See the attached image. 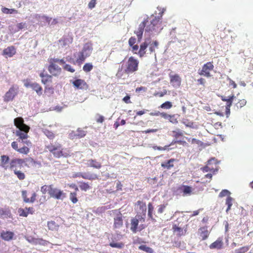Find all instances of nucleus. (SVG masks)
I'll use <instances>...</instances> for the list:
<instances>
[{
  "label": "nucleus",
  "instance_id": "47",
  "mask_svg": "<svg viewBox=\"0 0 253 253\" xmlns=\"http://www.w3.org/2000/svg\"><path fill=\"white\" fill-rule=\"evenodd\" d=\"M158 114H160V116L165 119H167V120H169V119L170 118V115H169V114H168L167 113H165V112H162V113H160V112H158V113H151L150 114L152 116H157L158 115Z\"/></svg>",
  "mask_w": 253,
  "mask_h": 253
},
{
  "label": "nucleus",
  "instance_id": "39",
  "mask_svg": "<svg viewBox=\"0 0 253 253\" xmlns=\"http://www.w3.org/2000/svg\"><path fill=\"white\" fill-rule=\"evenodd\" d=\"M81 177L84 179L91 180L98 179V176L96 174H89L85 173H82Z\"/></svg>",
  "mask_w": 253,
  "mask_h": 253
},
{
  "label": "nucleus",
  "instance_id": "56",
  "mask_svg": "<svg viewBox=\"0 0 253 253\" xmlns=\"http://www.w3.org/2000/svg\"><path fill=\"white\" fill-rule=\"evenodd\" d=\"M234 98H235V96L234 95L230 96L229 97V98L227 99V100L225 101V102H226V104L225 107H231Z\"/></svg>",
  "mask_w": 253,
  "mask_h": 253
},
{
  "label": "nucleus",
  "instance_id": "58",
  "mask_svg": "<svg viewBox=\"0 0 253 253\" xmlns=\"http://www.w3.org/2000/svg\"><path fill=\"white\" fill-rule=\"evenodd\" d=\"M64 70L70 72L71 73H74L75 70L72 67V66L69 64H65L63 67Z\"/></svg>",
  "mask_w": 253,
  "mask_h": 253
},
{
  "label": "nucleus",
  "instance_id": "10",
  "mask_svg": "<svg viewBox=\"0 0 253 253\" xmlns=\"http://www.w3.org/2000/svg\"><path fill=\"white\" fill-rule=\"evenodd\" d=\"M49 65L47 67L48 72L53 76H58L62 72L61 68L56 64L53 58L48 60Z\"/></svg>",
  "mask_w": 253,
  "mask_h": 253
},
{
  "label": "nucleus",
  "instance_id": "43",
  "mask_svg": "<svg viewBox=\"0 0 253 253\" xmlns=\"http://www.w3.org/2000/svg\"><path fill=\"white\" fill-rule=\"evenodd\" d=\"M138 249L140 250L143 251L147 253H153V250L149 247L146 246V245H141L139 246Z\"/></svg>",
  "mask_w": 253,
  "mask_h": 253
},
{
  "label": "nucleus",
  "instance_id": "57",
  "mask_svg": "<svg viewBox=\"0 0 253 253\" xmlns=\"http://www.w3.org/2000/svg\"><path fill=\"white\" fill-rule=\"evenodd\" d=\"M231 194V193L230 191H229L228 190H226V189H224V190H222L219 193V197H225L226 196H227V197L228 196H230Z\"/></svg>",
  "mask_w": 253,
  "mask_h": 253
},
{
  "label": "nucleus",
  "instance_id": "19",
  "mask_svg": "<svg viewBox=\"0 0 253 253\" xmlns=\"http://www.w3.org/2000/svg\"><path fill=\"white\" fill-rule=\"evenodd\" d=\"M223 245L224 243L222 238L218 237L216 240L210 244L209 248L211 250H221L223 248Z\"/></svg>",
  "mask_w": 253,
  "mask_h": 253
},
{
  "label": "nucleus",
  "instance_id": "64",
  "mask_svg": "<svg viewBox=\"0 0 253 253\" xmlns=\"http://www.w3.org/2000/svg\"><path fill=\"white\" fill-rule=\"evenodd\" d=\"M166 205H160L158 206V212L159 213H162L164 212L165 208Z\"/></svg>",
  "mask_w": 253,
  "mask_h": 253
},
{
  "label": "nucleus",
  "instance_id": "31",
  "mask_svg": "<svg viewBox=\"0 0 253 253\" xmlns=\"http://www.w3.org/2000/svg\"><path fill=\"white\" fill-rule=\"evenodd\" d=\"M172 230L173 233L177 236H181L184 235L185 231L181 227H180L176 225H173L172 226Z\"/></svg>",
  "mask_w": 253,
  "mask_h": 253
},
{
  "label": "nucleus",
  "instance_id": "2",
  "mask_svg": "<svg viewBox=\"0 0 253 253\" xmlns=\"http://www.w3.org/2000/svg\"><path fill=\"white\" fill-rule=\"evenodd\" d=\"M25 161L29 162L31 165L33 167H41L42 166L41 163L39 161H35L33 158L29 157L25 159L21 158H13L11 159L9 163V169L13 170V172L17 177L20 180H23L25 179V174L20 170L17 169V168H20L23 166Z\"/></svg>",
  "mask_w": 253,
  "mask_h": 253
},
{
  "label": "nucleus",
  "instance_id": "51",
  "mask_svg": "<svg viewBox=\"0 0 253 253\" xmlns=\"http://www.w3.org/2000/svg\"><path fill=\"white\" fill-rule=\"evenodd\" d=\"M181 123L184 124L186 127H193V122L189 121L187 119H183L181 121Z\"/></svg>",
  "mask_w": 253,
  "mask_h": 253
},
{
  "label": "nucleus",
  "instance_id": "3",
  "mask_svg": "<svg viewBox=\"0 0 253 253\" xmlns=\"http://www.w3.org/2000/svg\"><path fill=\"white\" fill-rule=\"evenodd\" d=\"M139 60L133 56L128 58L125 66L122 65L120 67L116 73V77L119 79L123 78L124 75L135 74L139 70Z\"/></svg>",
  "mask_w": 253,
  "mask_h": 253
},
{
  "label": "nucleus",
  "instance_id": "16",
  "mask_svg": "<svg viewBox=\"0 0 253 253\" xmlns=\"http://www.w3.org/2000/svg\"><path fill=\"white\" fill-rule=\"evenodd\" d=\"M170 83L174 87H179L181 85V79L178 74L169 75Z\"/></svg>",
  "mask_w": 253,
  "mask_h": 253
},
{
  "label": "nucleus",
  "instance_id": "4",
  "mask_svg": "<svg viewBox=\"0 0 253 253\" xmlns=\"http://www.w3.org/2000/svg\"><path fill=\"white\" fill-rule=\"evenodd\" d=\"M159 42L157 40H153L151 38H146L140 44L138 55L140 58L146 56V54H154L156 56V50L159 48Z\"/></svg>",
  "mask_w": 253,
  "mask_h": 253
},
{
  "label": "nucleus",
  "instance_id": "7",
  "mask_svg": "<svg viewBox=\"0 0 253 253\" xmlns=\"http://www.w3.org/2000/svg\"><path fill=\"white\" fill-rule=\"evenodd\" d=\"M203 172L210 171L212 174H215L218 170V162L214 158H212L208 162L206 166L201 169Z\"/></svg>",
  "mask_w": 253,
  "mask_h": 253
},
{
  "label": "nucleus",
  "instance_id": "34",
  "mask_svg": "<svg viewBox=\"0 0 253 253\" xmlns=\"http://www.w3.org/2000/svg\"><path fill=\"white\" fill-rule=\"evenodd\" d=\"M10 211L8 209L0 208V217L2 218H8L10 216Z\"/></svg>",
  "mask_w": 253,
  "mask_h": 253
},
{
  "label": "nucleus",
  "instance_id": "30",
  "mask_svg": "<svg viewBox=\"0 0 253 253\" xmlns=\"http://www.w3.org/2000/svg\"><path fill=\"white\" fill-rule=\"evenodd\" d=\"M135 205H137L139 207V210L141 211V212L143 213L142 216L145 218L146 215V206L145 202H143L141 201H138L136 204Z\"/></svg>",
  "mask_w": 253,
  "mask_h": 253
},
{
  "label": "nucleus",
  "instance_id": "36",
  "mask_svg": "<svg viewBox=\"0 0 253 253\" xmlns=\"http://www.w3.org/2000/svg\"><path fill=\"white\" fill-rule=\"evenodd\" d=\"M79 183V187L82 191H86L91 188L88 182L81 181Z\"/></svg>",
  "mask_w": 253,
  "mask_h": 253
},
{
  "label": "nucleus",
  "instance_id": "37",
  "mask_svg": "<svg viewBox=\"0 0 253 253\" xmlns=\"http://www.w3.org/2000/svg\"><path fill=\"white\" fill-rule=\"evenodd\" d=\"M154 207L151 203L148 204V216L153 221H155V219L153 217V213L154 211Z\"/></svg>",
  "mask_w": 253,
  "mask_h": 253
},
{
  "label": "nucleus",
  "instance_id": "62",
  "mask_svg": "<svg viewBox=\"0 0 253 253\" xmlns=\"http://www.w3.org/2000/svg\"><path fill=\"white\" fill-rule=\"evenodd\" d=\"M116 182V191H119L122 190L123 184L120 181H117Z\"/></svg>",
  "mask_w": 253,
  "mask_h": 253
},
{
  "label": "nucleus",
  "instance_id": "35",
  "mask_svg": "<svg viewBox=\"0 0 253 253\" xmlns=\"http://www.w3.org/2000/svg\"><path fill=\"white\" fill-rule=\"evenodd\" d=\"M234 202V199L231 196H228L227 197L225 201V205L227 206V208L226 210V213H228V211L231 210V207L233 205Z\"/></svg>",
  "mask_w": 253,
  "mask_h": 253
},
{
  "label": "nucleus",
  "instance_id": "21",
  "mask_svg": "<svg viewBox=\"0 0 253 253\" xmlns=\"http://www.w3.org/2000/svg\"><path fill=\"white\" fill-rule=\"evenodd\" d=\"M147 24V21L144 20L139 24L138 30L135 32V34L136 35L139 41L142 39L144 29L145 27H146Z\"/></svg>",
  "mask_w": 253,
  "mask_h": 253
},
{
  "label": "nucleus",
  "instance_id": "6",
  "mask_svg": "<svg viewBox=\"0 0 253 253\" xmlns=\"http://www.w3.org/2000/svg\"><path fill=\"white\" fill-rule=\"evenodd\" d=\"M45 148L56 158L67 157L68 155L63 152L62 145L59 143H51L45 146Z\"/></svg>",
  "mask_w": 253,
  "mask_h": 253
},
{
  "label": "nucleus",
  "instance_id": "59",
  "mask_svg": "<svg viewBox=\"0 0 253 253\" xmlns=\"http://www.w3.org/2000/svg\"><path fill=\"white\" fill-rule=\"evenodd\" d=\"M169 121L173 124H176L178 123L177 119L175 117V115H170V118L169 119Z\"/></svg>",
  "mask_w": 253,
  "mask_h": 253
},
{
  "label": "nucleus",
  "instance_id": "1",
  "mask_svg": "<svg viewBox=\"0 0 253 253\" xmlns=\"http://www.w3.org/2000/svg\"><path fill=\"white\" fill-rule=\"evenodd\" d=\"M28 132L16 130L15 132L16 136L18 138L17 141H13L11 143V147L19 154L26 155L30 151L32 143L30 140H27L29 137Z\"/></svg>",
  "mask_w": 253,
  "mask_h": 253
},
{
  "label": "nucleus",
  "instance_id": "42",
  "mask_svg": "<svg viewBox=\"0 0 253 253\" xmlns=\"http://www.w3.org/2000/svg\"><path fill=\"white\" fill-rule=\"evenodd\" d=\"M1 11L4 14L18 13V11L14 8L9 9L6 7H2Z\"/></svg>",
  "mask_w": 253,
  "mask_h": 253
},
{
  "label": "nucleus",
  "instance_id": "46",
  "mask_svg": "<svg viewBox=\"0 0 253 253\" xmlns=\"http://www.w3.org/2000/svg\"><path fill=\"white\" fill-rule=\"evenodd\" d=\"M172 133L173 134L172 136L175 139H177L179 137L182 136L183 134V132L179 129H177L175 130H173L172 131Z\"/></svg>",
  "mask_w": 253,
  "mask_h": 253
},
{
  "label": "nucleus",
  "instance_id": "26",
  "mask_svg": "<svg viewBox=\"0 0 253 253\" xmlns=\"http://www.w3.org/2000/svg\"><path fill=\"white\" fill-rule=\"evenodd\" d=\"M178 190L183 192V195H190L192 194L193 188L192 187L188 185H182L178 187Z\"/></svg>",
  "mask_w": 253,
  "mask_h": 253
},
{
  "label": "nucleus",
  "instance_id": "15",
  "mask_svg": "<svg viewBox=\"0 0 253 253\" xmlns=\"http://www.w3.org/2000/svg\"><path fill=\"white\" fill-rule=\"evenodd\" d=\"M15 234L13 232L7 230H2L0 232V238L5 241H10L14 239Z\"/></svg>",
  "mask_w": 253,
  "mask_h": 253
},
{
  "label": "nucleus",
  "instance_id": "54",
  "mask_svg": "<svg viewBox=\"0 0 253 253\" xmlns=\"http://www.w3.org/2000/svg\"><path fill=\"white\" fill-rule=\"evenodd\" d=\"M18 212L20 216L27 217L28 215V211H26V208H20L18 209Z\"/></svg>",
  "mask_w": 253,
  "mask_h": 253
},
{
  "label": "nucleus",
  "instance_id": "38",
  "mask_svg": "<svg viewBox=\"0 0 253 253\" xmlns=\"http://www.w3.org/2000/svg\"><path fill=\"white\" fill-rule=\"evenodd\" d=\"M47 227L49 230L57 231L59 228V225L54 221H50L47 222Z\"/></svg>",
  "mask_w": 253,
  "mask_h": 253
},
{
  "label": "nucleus",
  "instance_id": "14",
  "mask_svg": "<svg viewBox=\"0 0 253 253\" xmlns=\"http://www.w3.org/2000/svg\"><path fill=\"white\" fill-rule=\"evenodd\" d=\"M14 125L18 129L17 130L22 131H29L30 127L24 124V120L21 117H18L14 120Z\"/></svg>",
  "mask_w": 253,
  "mask_h": 253
},
{
  "label": "nucleus",
  "instance_id": "44",
  "mask_svg": "<svg viewBox=\"0 0 253 253\" xmlns=\"http://www.w3.org/2000/svg\"><path fill=\"white\" fill-rule=\"evenodd\" d=\"M250 246H244L236 249L235 252V253H246L250 250Z\"/></svg>",
  "mask_w": 253,
  "mask_h": 253
},
{
  "label": "nucleus",
  "instance_id": "61",
  "mask_svg": "<svg viewBox=\"0 0 253 253\" xmlns=\"http://www.w3.org/2000/svg\"><path fill=\"white\" fill-rule=\"evenodd\" d=\"M96 4V0H91L88 4V7L89 9L93 8Z\"/></svg>",
  "mask_w": 253,
  "mask_h": 253
},
{
  "label": "nucleus",
  "instance_id": "48",
  "mask_svg": "<svg viewBox=\"0 0 253 253\" xmlns=\"http://www.w3.org/2000/svg\"><path fill=\"white\" fill-rule=\"evenodd\" d=\"M77 131V133L75 135V136L79 138L84 137L86 134V132L85 131L80 128H78Z\"/></svg>",
  "mask_w": 253,
  "mask_h": 253
},
{
  "label": "nucleus",
  "instance_id": "32",
  "mask_svg": "<svg viewBox=\"0 0 253 253\" xmlns=\"http://www.w3.org/2000/svg\"><path fill=\"white\" fill-rule=\"evenodd\" d=\"M31 87L36 92L38 95L40 96L42 94V88L38 83H33Z\"/></svg>",
  "mask_w": 253,
  "mask_h": 253
},
{
  "label": "nucleus",
  "instance_id": "55",
  "mask_svg": "<svg viewBox=\"0 0 253 253\" xmlns=\"http://www.w3.org/2000/svg\"><path fill=\"white\" fill-rule=\"evenodd\" d=\"M92 49V45L90 43H85L82 49V51H84V52L85 53L87 51H91Z\"/></svg>",
  "mask_w": 253,
  "mask_h": 253
},
{
  "label": "nucleus",
  "instance_id": "5",
  "mask_svg": "<svg viewBox=\"0 0 253 253\" xmlns=\"http://www.w3.org/2000/svg\"><path fill=\"white\" fill-rule=\"evenodd\" d=\"M163 12H160L158 16L151 15L149 19L147 18L144 21H147L145 32L150 33L160 32L163 28L162 27L161 19Z\"/></svg>",
  "mask_w": 253,
  "mask_h": 253
},
{
  "label": "nucleus",
  "instance_id": "40",
  "mask_svg": "<svg viewBox=\"0 0 253 253\" xmlns=\"http://www.w3.org/2000/svg\"><path fill=\"white\" fill-rule=\"evenodd\" d=\"M69 199L73 204H76L78 202L77 192H71L69 194Z\"/></svg>",
  "mask_w": 253,
  "mask_h": 253
},
{
  "label": "nucleus",
  "instance_id": "22",
  "mask_svg": "<svg viewBox=\"0 0 253 253\" xmlns=\"http://www.w3.org/2000/svg\"><path fill=\"white\" fill-rule=\"evenodd\" d=\"M22 196L23 199V201L26 203H33L36 201L37 194L36 192H33L32 196L30 198L27 197V192L26 190H23L22 191Z\"/></svg>",
  "mask_w": 253,
  "mask_h": 253
},
{
  "label": "nucleus",
  "instance_id": "49",
  "mask_svg": "<svg viewBox=\"0 0 253 253\" xmlns=\"http://www.w3.org/2000/svg\"><path fill=\"white\" fill-rule=\"evenodd\" d=\"M83 69L84 72H89L93 69V65L91 63H87L84 65Z\"/></svg>",
  "mask_w": 253,
  "mask_h": 253
},
{
  "label": "nucleus",
  "instance_id": "29",
  "mask_svg": "<svg viewBox=\"0 0 253 253\" xmlns=\"http://www.w3.org/2000/svg\"><path fill=\"white\" fill-rule=\"evenodd\" d=\"M72 42L73 38L69 36H64L59 41V42L60 43L62 47L69 45Z\"/></svg>",
  "mask_w": 253,
  "mask_h": 253
},
{
  "label": "nucleus",
  "instance_id": "60",
  "mask_svg": "<svg viewBox=\"0 0 253 253\" xmlns=\"http://www.w3.org/2000/svg\"><path fill=\"white\" fill-rule=\"evenodd\" d=\"M191 143L192 144H196L199 146H202L203 145V142L200 141V140L197 139L196 138H192Z\"/></svg>",
  "mask_w": 253,
  "mask_h": 253
},
{
  "label": "nucleus",
  "instance_id": "20",
  "mask_svg": "<svg viewBox=\"0 0 253 253\" xmlns=\"http://www.w3.org/2000/svg\"><path fill=\"white\" fill-rule=\"evenodd\" d=\"M198 235L200 236L202 240L207 239L210 235V232L208 230L207 226L200 227L198 231Z\"/></svg>",
  "mask_w": 253,
  "mask_h": 253
},
{
  "label": "nucleus",
  "instance_id": "24",
  "mask_svg": "<svg viewBox=\"0 0 253 253\" xmlns=\"http://www.w3.org/2000/svg\"><path fill=\"white\" fill-rule=\"evenodd\" d=\"M40 77L42 78L41 82L43 84H46L48 83L52 82V75L44 74V70H43L40 73Z\"/></svg>",
  "mask_w": 253,
  "mask_h": 253
},
{
  "label": "nucleus",
  "instance_id": "28",
  "mask_svg": "<svg viewBox=\"0 0 253 253\" xmlns=\"http://www.w3.org/2000/svg\"><path fill=\"white\" fill-rule=\"evenodd\" d=\"M86 164L88 167H92L97 169H99L102 167L101 164L100 162L92 159L87 160Z\"/></svg>",
  "mask_w": 253,
  "mask_h": 253
},
{
  "label": "nucleus",
  "instance_id": "25",
  "mask_svg": "<svg viewBox=\"0 0 253 253\" xmlns=\"http://www.w3.org/2000/svg\"><path fill=\"white\" fill-rule=\"evenodd\" d=\"M176 160L173 158L165 161L161 164V167L165 169H170L174 167V163Z\"/></svg>",
  "mask_w": 253,
  "mask_h": 253
},
{
  "label": "nucleus",
  "instance_id": "53",
  "mask_svg": "<svg viewBox=\"0 0 253 253\" xmlns=\"http://www.w3.org/2000/svg\"><path fill=\"white\" fill-rule=\"evenodd\" d=\"M44 134L50 139H53L55 137L54 134L48 129H45L43 131Z\"/></svg>",
  "mask_w": 253,
  "mask_h": 253
},
{
  "label": "nucleus",
  "instance_id": "17",
  "mask_svg": "<svg viewBox=\"0 0 253 253\" xmlns=\"http://www.w3.org/2000/svg\"><path fill=\"white\" fill-rule=\"evenodd\" d=\"M73 85L77 89H87L88 85L84 80L82 79H77L73 82Z\"/></svg>",
  "mask_w": 253,
  "mask_h": 253
},
{
  "label": "nucleus",
  "instance_id": "27",
  "mask_svg": "<svg viewBox=\"0 0 253 253\" xmlns=\"http://www.w3.org/2000/svg\"><path fill=\"white\" fill-rule=\"evenodd\" d=\"M35 245H40L43 246H46L49 245V242L42 238H32L31 241H29Z\"/></svg>",
  "mask_w": 253,
  "mask_h": 253
},
{
  "label": "nucleus",
  "instance_id": "33",
  "mask_svg": "<svg viewBox=\"0 0 253 253\" xmlns=\"http://www.w3.org/2000/svg\"><path fill=\"white\" fill-rule=\"evenodd\" d=\"M89 56V54L84 55V51H80L78 53V57L76 60V62L79 64H82L85 59L86 57Z\"/></svg>",
  "mask_w": 253,
  "mask_h": 253
},
{
  "label": "nucleus",
  "instance_id": "45",
  "mask_svg": "<svg viewBox=\"0 0 253 253\" xmlns=\"http://www.w3.org/2000/svg\"><path fill=\"white\" fill-rule=\"evenodd\" d=\"M109 246L112 248H115L118 249H122L124 246V244L122 242L115 243L114 242H111L109 244Z\"/></svg>",
  "mask_w": 253,
  "mask_h": 253
},
{
  "label": "nucleus",
  "instance_id": "11",
  "mask_svg": "<svg viewBox=\"0 0 253 253\" xmlns=\"http://www.w3.org/2000/svg\"><path fill=\"white\" fill-rule=\"evenodd\" d=\"M49 195L51 198L56 200H63L66 197V193L53 184H52Z\"/></svg>",
  "mask_w": 253,
  "mask_h": 253
},
{
  "label": "nucleus",
  "instance_id": "12",
  "mask_svg": "<svg viewBox=\"0 0 253 253\" xmlns=\"http://www.w3.org/2000/svg\"><path fill=\"white\" fill-rule=\"evenodd\" d=\"M139 221L143 222L145 221V218L141 214H136L135 217L132 218L130 220V230L133 233H136L138 230Z\"/></svg>",
  "mask_w": 253,
  "mask_h": 253
},
{
  "label": "nucleus",
  "instance_id": "18",
  "mask_svg": "<svg viewBox=\"0 0 253 253\" xmlns=\"http://www.w3.org/2000/svg\"><path fill=\"white\" fill-rule=\"evenodd\" d=\"M16 48L14 46L11 45L8 46L3 50L2 55L6 58L12 57L16 54Z\"/></svg>",
  "mask_w": 253,
  "mask_h": 253
},
{
  "label": "nucleus",
  "instance_id": "63",
  "mask_svg": "<svg viewBox=\"0 0 253 253\" xmlns=\"http://www.w3.org/2000/svg\"><path fill=\"white\" fill-rule=\"evenodd\" d=\"M132 48V52L134 54H137L138 55V48L139 46L137 44H134L132 46H130Z\"/></svg>",
  "mask_w": 253,
  "mask_h": 253
},
{
  "label": "nucleus",
  "instance_id": "13",
  "mask_svg": "<svg viewBox=\"0 0 253 253\" xmlns=\"http://www.w3.org/2000/svg\"><path fill=\"white\" fill-rule=\"evenodd\" d=\"M112 212L115 214L114 217V229H119L123 226V215L119 210H113Z\"/></svg>",
  "mask_w": 253,
  "mask_h": 253
},
{
  "label": "nucleus",
  "instance_id": "9",
  "mask_svg": "<svg viewBox=\"0 0 253 253\" xmlns=\"http://www.w3.org/2000/svg\"><path fill=\"white\" fill-rule=\"evenodd\" d=\"M214 69L213 62H208L204 64L201 69L199 70L198 74L200 76L206 78H211V72Z\"/></svg>",
  "mask_w": 253,
  "mask_h": 253
},
{
  "label": "nucleus",
  "instance_id": "23",
  "mask_svg": "<svg viewBox=\"0 0 253 253\" xmlns=\"http://www.w3.org/2000/svg\"><path fill=\"white\" fill-rule=\"evenodd\" d=\"M9 160L10 158L8 156L5 155H1L0 159V166L4 169L6 170L9 168V165H8Z\"/></svg>",
  "mask_w": 253,
  "mask_h": 253
},
{
  "label": "nucleus",
  "instance_id": "8",
  "mask_svg": "<svg viewBox=\"0 0 253 253\" xmlns=\"http://www.w3.org/2000/svg\"><path fill=\"white\" fill-rule=\"evenodd\" d=\"M19 86L17 84H13L3 96L4 102H8L12 101L18 94Z\"/></svg>",
  "mask_w": 253,
  "mask_h": 253
},
{
  "label": "nucleus",
  "instance_id": "50",
  "mask_svg": "<svg viewBox=\"0 0 253 253\" xmlns=\"http://www.w3.org/2000/svg\"><path fill=\"white\" fill-rule=\"evenodd\" d=\"M246 103V100L244 99H242L239 100L238 102L236 103L235 106L237 107L238 109L241 108L243 106H245Z\"/></svg>",
  "mask_w": 253,
  "mask_h": 253
},
{
  "label": "nucleus",
  "instance_id": "52",
  "mask_svg": "<svg viewBox=\"0 0 253 253\" xmlns=\"http://www.w3.org/2000/svg\"><path fill=\"white\" fill-rule=\"evenodd\" d=\"M172 106L171 102L169 101H166L165 103L161 105L160 108L165 109H169Z\"/></svg>",
  "mask_w": 253,
  "mask_h": 253
},
{
  "label": "nucleus",
  "instance_id": "41",
  "mask_svg": "<svg viewBox=\"0 0 253 253\" xmlns=\"http://www.w3.org/2000/svg\"><path fill=\"white\" fill-rule=\"evenodd\" d=\"M51 186H52V184L44 185L42 186L41 188V191L42 193L43 194H45L46 193H47L49 195Z\"/></svg>",
  "mask_w": 253,
  "mask_h": 253
}]
</instances>
